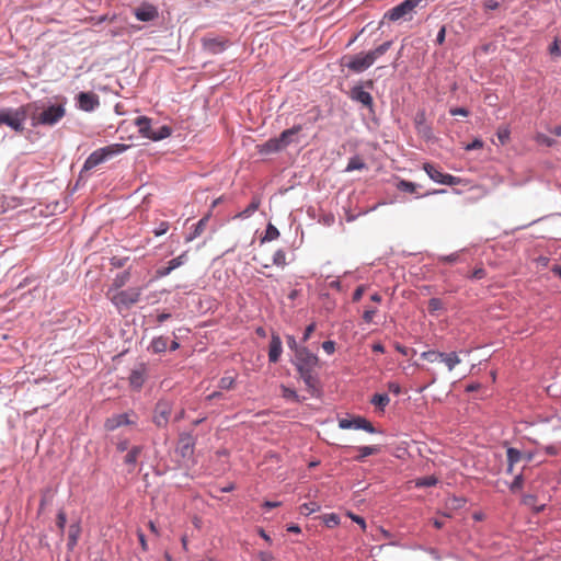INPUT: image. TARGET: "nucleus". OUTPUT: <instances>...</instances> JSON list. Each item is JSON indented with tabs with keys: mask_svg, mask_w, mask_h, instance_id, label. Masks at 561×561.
<instances>
[{
	"mask_svg": "<svg viewBox=\"0 0 561 561\" xmlns=\"http://www.w3.org/2000/svg\"><path fill=\"white\" fill-rule=\"evenodd\" d=\"M297 370L300 379L304 381L308 392L313 398L321 396L320 378L317 369L319 367V357L309 348H299L297 354L290 359Z\"/></svg>",
	"mask_w": 561,
	"mask_h": 561,
	"instance_id": "obj_1",
	"label": "nucleus"
},
{
	"mask_svg": "<svg viewBox=\"0 0 561 561\" xmlns=\"http://www.w3.org/2000/svg\"><path fill=\"white\" fill-rule=\"evenodd\" d=\"M301 125H294L293 127L283 130L278 137L270 138L265 142L259 145V153L267 156L283 151L289 145L295 142V137L301 131Z\"/></svg>",
	"mask_w": 561,
	"mask_h": 561,
	"instance_id": "obj_2",
	"label": "nucleus"
},
{
	"mask_svg": "<svg viewBox=\"0 0 561 561\" xmlns=\"http://www.w3.org/2000/svg\"><path fill=\"white\" fill-rule=\"evenodd\" d=\"M27 118V106L1 107L0 125H5L15 133L24 130V124Z\"/></svg>",
	"mask_w": 561,
	"mask_h": 561,
	"instance_id": "obj_3",
	"label": "nucleus"
},
{
	"mask_svg": "<svg viewBox=\"0 0 561 561\" xmlns=\"http://www.w3.org/2000/svg\"><path fill=\"white\" fill-rule=\"evenodd\" d=\"M42 111L32 116V125L34 127L38 125L54 126L56 125L66 114L64 104H49L48 106L36 107Z\"/></svg>",
	"mask_w": 561,
	"mask_h": 561,
	"instance_id": "obj_4",
	"label": "nucleus"
},
{
	"mask_svg": "<svg viewBox=\"0 0 561 561\" xmlns=\"http://www.w3.org/2000/svg\"><path fill=\"white\" fill-rule=\"evenodd\" d=\"M424 0H403L399 4L389 9L385 14L383 19H387L391 22H397L400 20L411 21L414 14V10L419 7Z\"/></svg>",
	"mask_w": 561,
	"mask_h": 561,
	"instance_id": "obj_5",
	"label": "nucleus"
},
{
	"mask_svg": "<svg viewBox=\"0 0 561 561\" xmlns=\"http://www.w3.org/2000/svg\"><path fill=\"white\" fill-rule=\"evenodd\" d=\"M374 65L368 51H360L355 55H345L341 59V67L347 68L354 73H363Z\"/></svg>",
	"mask_w": 561,
	"mask_h": 561,
	"instance_id": "obj_6",
	"label": "nucleus"
},
{
	"mask_svg": "<svg viewBox=\"0 0 561 561\" xmlns=\"http://www.w3.org/2000/svg\"><path fill=\"white\" fill-rule=\"evenodd\" d=\"M173 410V402L168 399H160L152 412V423L159 428H165L169 424Z\"/></svg>",
	"mask_w": 561,
	"mask_h": 561,
	"instance_id": "obj_7",
	"label": "nucleus"
},
{
	"mask_svg": "<svg viewBox=\"0 0 561 561\" xmlns=\"http://www.w3.org/2000/svg\"><path fill=\"white\" fill-rule=\"evenodd\" d=\"M339 427L341 430H363L369 434H379L380 430L376 428L366 417L355 415L352 419H340Z\"/></svg>",
	"mask_w": 561,
	"mask_h": 561,
	"instance_id": "obj_8",
	"label": "nucleus"
},
{
	"mask_svg": "<svg viewBox=\"0 0 561 561\" xmlns=\"http://www.w3.org/2000/svg\"><path fill=\"white\" fill-rule=\"evenodd\" d=\"M75 100L76 107L87 113H92L100 107V98L93 92H79Z\"/></svg>",
	"mask_w": 561,
	"mask_h": 561,
	"instance_id": "obj_9",
	"label": "nucleus"
},
{
	"mask_svg": "<svg viewBox=\"0 0 561 561\" xmlns=\"http://www.w3.org/2000/svg\"><path fill=\"white\" fill-rule=\"evenodd\" d=\"M230 46L229 39L222 36H205L202 38L204 51L210 55H219Z\"/></svg>",
	"mask_w": 561,
	"mask_h": 561,
	"instance_id": "obj_10",
	"label": "nucleus"
},
{
	"mask_svg": "<svg viewBox=\"0 0 561 561\" xmlns=\"http://www.w3.org/2000/svg\"><path fill=\"white\" fill-rule=\"evenodd\" d=\"M348 98L368 108L370 114H375L373 95L365 91L362 84L354 85L348 92Z\"/></svg>",
	"mask_w": 561,
	"mask_h": 561,
	"instance_id": "obj_11",
	"label": "nucleus"
},
{
	"mask_svg": "<svg viewBox=\"0 0 561 561\" xmlns=\"http://www.w3.org/2000/svg\"><path fill=\"white\" fill-rule=\"evenodd\" d=\"M140 295H141L140 288L133 287V288H127V289H124V290L117 293L114 296L113 300L116 306L129 308L130 306H133L139 301Z\"/></svg>",
	"mask_w": 561,
	"mask_h": 561,
	"instance_id": "obj_12",
	"label": "nucleus"
},
{
	"mask_svg": "<svg viewBox=\"0 0 561 561\" xmlns=\"http://www.w3.org/2000/svg\"><path fill=\"white\" fill-rule=\"evenodd\" d=\"M196 438L191 432H183L179 435L176 453L182 458H190L194 454Z\"/></svg>",
	"mask_w": 561,
	"mask_h": 561,
	"instance_id": "obj_13",
	"label": "nucleus"
},
{
	"mask_svg": "<svg viewBox=\"0 0 561 561\" xmlns=\"http://www.w3.org/2000/svg\"><path fill=\"white\" fill-rule=\"evenodd\" d=\"M134 14L138 21L150 22L159 16L158 9L150 3L142 2L140 5L135 8Z\"/></svg>",
	"mask_w": 561,
	"mask_h": 561,
	"instance_id": "obj_14",
	"label": "nucleus"
},
{
	"mask_svg": "<svg viewBox=\"0 0 561 561\" xmlns=\"http://www.w3.org/2000/svg\"><path fill=\"white\" fill-rule=\"evenodd\" d=\"M147 375V367L144 363H140L137 367L131 369L129 375V385L135 390H140L145 383Z\"/></svg>",
	"mask_w": 561,
	"mask_h": 561,
	"instance_id": "obj_15",
	"label": "nucleus"
},
{
	"mask_svg": "<svg viewBox=\"0 0 561 561\" xmlns=\"http://www.w3.org/2000/svg\"><path fill=\"white\" fill-rule=\"evenodd\" d=\"M187 261L186 252H183L179 256L170 260L165 266H161L156 271L157 277H165L171 274L174 270L182 266Z\"/></svg>",
	"mask_w": 561,
	"mask_h": 561,
	"instance_id": "obj_16",
	"label": "nucleus"
},
{
	"mask_svg": "<svg viewBox=\"0 0 561 561\" xmlns=\"http://www.w3.org/2000/svg\"><path fill=\"white\" fill-rule=\"evenodd\" d=\"M283 353V342L280 336L273 332L271 335V341L268 345V362L270 363H277L280 358V355Z\"/></svg>",
	"mask_w": 561,
	"mask_h": 561,
	"instance_id": "obj_17",
	"label": "nucleus"
},
{
	"mask_svg": "<svg viewBox=\"0 0 561 561\" xmlns=\"http://www.w3.org/2000/svg\"><path fill=\"white\" fill-rule=\"evenodd\" d=\"M144 449L145 447L142 445H134L126 451L124 463L129 467V472H131L139 463V458L142 455Z\"/></svg>",
	"mask_w": 561,
	"mask_h": 561,
	"instance_id": "obj_18",
	"label": "nucleus"
},
{
	"mask_svg": "<svg viewBox=\"0 0 561 561\" xmlns=\"http://www.w3.org/2000/svg\"><path fill=\"white\" fill-rule=\"evenodd\" d=\"M107 160L108 159L106 157L105 149H103V148L96 149L93 152H91L89 154V157L85 159L82 170H84V171L92 170Z\"/></svg>",
	"mask_w": 561,
	"mask_h": 561,
	"instance_id": "obj_19",
	"label": "nucleus"
},
{
	"mask_svg": "<svg viewBox=\"0 0 561 561\" xmlns=\"http://www.w3.org/2000/svg\"><path fill=\"white\" fill-rule=\"evenodd\" d=\"M426 115L425 111H419L415 115V127L417 129V133L422 135L425 139H431L433 137V131L431 126L426 124Z\"/></svg>",
	"mask_w": 561,
	"mask_h": 561,
	"instance_id": "obj_20",
	"label": "nucleus"
},
{
	"mask_svg": "<svg viewBox=\"0 0 561 561\" xmlns=\"http://www.w3.org/2000/svg\"><path fill=\"white\" fill-rule=\"evenodd\" d=\"M135 424L133 420H130L128 413H121L113 415L112 417L107 419L105 422V427L110 431H114L121 426L124 425H131Z\"/></svg>",
	"mask_w": 561,
	"mask_h": 561,
	"instance_id": "obj_21",
	"label": "nucleus"
},
{
	"mask_svg": "<svg viewBox=\"0 0 561 561\" xmlns=\"http://www.w3.org/2000/svg\"><path fill=\"white\" fill-rule=\"evenodd\" d=\"M210 218V213L202 217L195 225H193L191 232L185 237L186 242H191L202 234Z\"/></svg>",
	"mask_w": 561,
	"mask_h": 561,
	"instance_id": "obj_22",
	"label": "nucleus"
},
{
	"mask_svg": "<svg viewBox=\"0 0 561 561\" xmlns=\"http://www.w3.org/2000/svg\"><path fill=\"white\" fill-rule=\"evenodd\" d=\"M80 534H81L80 522L72 523L68 529V541H67L68 550H73V548L77 546Z\"/></svg>",
	"mask_w": 561,
	"mask_h": 561,
	"instance_id": "obj_23",
	"label": "nucleus"
},
{
	"mask_svg": "<svg viewBox=\"0 0 561 561\" xmlns=\"http://www.w3.org/2000/svg\"><path fill=\"white\" fill-rule=\"evenodd\" d=\"M354 448L358 451V455L354 458L358 462H363L366 457L379 454L381 450L378 445L357 446Z\"/></svg>",
	"mask_w": 561,
	"mask_h": 561,
	"instance_id": "obj_24",
	"label": "nucleus"
},
{
	"mask_svg": "<svg viewBox=\"0 0 561 561\" xmlns=\"http://www.w3.org/2000/svg\"><path fill=\"white\" fill-rule=\"evenodd\" d=\"M168 337L165 336H157L153 337L148 346V351L153 354H161L168 348Z\"/></svg>",
	"mask_w": 561,
	"mask_h": 561,
	"instance_id": "obj_25",
	"label": "nucleus"
},
{
	"mask_svg": "<svg viewBox=\"0 0 561 561\" xmlns=\"http://www.w3.org/2000/svg\"><path fill=\"white\" fill-rule=\"evenodd\" d=\"M135 124L138 126L139 133L142 137L149 139V135L152 133L151 119L147 116H139L136 118Z\"/></svg>",
	"mask_w": 561,
	"mask_h": 561,
	"instance_id": "obj_26",
	"label": "nucleus"
},
{
	"mask_svg": "<svg viewBox=\"0 0 561 561\" xmlns=\"http://www.w3.org/2000/svg\"><path fill=\"white\" fill-rule=\"evenodd\" d=\"M172 133L171 127L168 125H161L157 128H152V133L149 135V139L152 141H160L168 138Z\"/></svg>",
	"mask_w": 561,
	"mask_h": 561,
	"instance_id": "obj_27",
	"label": "nucleus"
},
{
	"mask_svg": "<svg viewBox=\"0 0 561 561\" xmlns=\"http://www.w3.org/2000/svg\"><path fill=\"white\" fill-rule=\"evenodd\" d=\"M261 199L259 197H253L251 203L239 214L236 215V218L248 219L250 218L260 207Z\"/></svg>",
	"mask_w": 561,
	"mask_h": 561,
	"instance_id": "obj_28",
	"label": "nucleus"
},
{
	"mask_svg": "<svg viewBox=\"0 0 561 561\" xmlns=\"http://www.w3.org/2000/svg\"><path fill=\"white\" fill-rule=\"evenodd\" d=\"M423 170L426 172V174L432 181L438 184L442 183L444 172H442L439 168L432 163H424Z\"/></svg>",
	"mask_w": 561,
	"mask_h": 561,
	"instance_id": "obj_29",
	"label": "nucleus"
},
{
	"mask_svg": "<svg viewBox=\"0 0 561 561\" xmlns=\"http://www.w3.org/2000/svg\"><path fill=\"white\" fill-rule=\"evenodd\" d=\"M280 390H282V397L286 401H290L294 403H301L306 399L305 397L299 396L295 389H291L285 385H280Z\"/></svg>",
	"mask_w": 561,
	"mask_h": 561,
	"instance_id": "obj_30",
	"label": "nucleus"
},
{
	"mask_svg": "<svg viewBox=\"0 0 561 561\" xmlns=\"http://www.w3.org/2000/svg\"><path fill=\"white\" fill-rule=\"evenodd\" d=\"M439 362H443L447 366L448 370L451 371L461 360L456 352H442Z\"/></svg>",
	"mask_w": 561,
	"mask_h": 561,
	"instance_id": "obj_31",
	"label": "nucleus"
},
{
	"mask_svg": "<svg viewBox=\"0 0 561 561\" xmlns=\"http://www.w3.org/2000/svg\"><path fill=\"white\" fill-rule=\"evenodd\" d=\"M392 44V41H387L383 42L381 45L377 46L376 48L368 50L369 57L371 58L373 62L375 64V61L379 57L385 55L391 48Z\"/></svg>",
	"mask_w": 561,
	"mask_h": 561,
	"instance_id": "obj_32",
	"label": "nucleus"
},
{
	"mask_svg": "<svg viewBox=\"0 0 561 561\" xmlns=\"http://www.w3.org/2000/svg\"><path fill=\"white\" fill-rule=\"evenodd\" d=\"M128 148H129V146L125 145V144H112V145H108L106 147H103V149H105V153H106L107 159H111V158H113L115 156L122 154Z\"/></svg>",
	"mask_w": 561,
	"mask_h": 561,
	"instance_id": "obj_33",
	"label": "nucleus"
},
{
	"mask_svg": "<svg viewBox=\"0 0 561 561\" xmlns=\"http://www.w3.org/2000/svg\"><path fill=\"white\" fill-rule=\"evenodd\" d=\"M389 402L390 398L387 393H375L370 399V403L380 410H385Z\"/></svg>",
	"mask_w": 561,
	"mask_h": 561,
	"instance_id": "obj_34",
	"label": "nucleus"
},
{
	"mask_svg": "<svg viewBox=\"0 0 561 561\" xmlns=\"http://www.w3.org/2000/svg\"><path fill=\"white\" fill-rule=\"evenodd\" d=\"M279 237V230L271 222L267 224L265 233L261 238V243L271 242Z\"/></svg>",
	"mask_w": 561,
	"mask_h": 561,
	"instance_id": "obj_35",
	"label": "nucleus"
},
{
	"mask_svg": "<svg viewBox=\"0 0 561 561\" xmlns=\"http://www.w3.org/2000/svg\"><path fill=\"white\" fill-rule=\"evenodd\" d=\"M365 168H366V163L358 156H353L350 158V160L347 162L345 172H353L356 170H363Z\"/></svg>",
	"mask_w": 561,
	"mask_h": 561,
	"instance_id": "obj_36",
	"label": "nucleus"
},
{
	"mask_svg": "<svg viewBox=\"0 0 561 561\" xmlns=\"http://www.w3.org/2000/svg\"><path fill=\"white\" fill-rule=\"evenodd\" d=\"M506 456H507V462L511 466H515L524 457L522 451L515 447H508L506 450Z\"/></svg>",
	"mask_w": 561,
	"mask_h": 561,
	"instance_id": "obj_37",
	"label": "nucleus"
},
{
	"mask_svg": "<svg viewBox=\"0 0 561 561\" xmlns=\"http://www.w3.org/2000/svg\"><path fill=\"white\" fill-rule=\"evenodd\" d=\"M417 184L407 180H400L397 184V188L404 193L413 194L417 188Z\"/></svg>",
	"mask_w": 561,
	"mask_h": 561,
	"instance_id": "obj_38",
	"label": "nucleus"
},
{
	"mask_svg": "<svg viewBox=\"0 0 561 561\" xmlns=\"http://www.w3.org/2000/svg\"><path fill=\"white\" fill-rule=\"evenodd\" d=\"M320 510V505L316 502H308L300 505L299 511L300 514L305 516H309L310 514L318 512Z\"/></svg>",
	"mask_w": 561,
	"mask_h": 561,
	"instance_id": "obj_39",
	"label": "nucleus"
},
{
	"mask_svg": "<svg viewBox=\"0 0 561 561\" xmlns=\"http://www.w3.org/2000/svg\"><path fill=\"white\" fill-rule=\"evenodd\" d=\"M524 486V476L523 473H518L515 476L513 481L510 483L508 488L512 493H517Z\"/></svg>",
	"mask_w": 561,
	"mask_h": 561,
	"instance_id": "obj_40",
	"label": "nucleus"
},
{
	"mask_svg": "<svg viewBox=\"0 0 561 561\" xmlns=\"http://www.w3.org/2000/svg\"><path fill=\"white\" fill-rule=\"evenodd\" d=\"M273 264L280 267H284L287 264L286 252L283 249H278L273 254Z\"/></svg>",
	"mask_w": 561,
	"mask_h": 561,
	"instance_id": "obj_41",
	"label": "nucleus"
},
{
	"mask_svg": "<svg viewBox=\"0 0 561 561\" xmlns=\"http://www.w3.org/2000/svg\"><path fill=\"white\" fill-rule=\"evenodd\" d=\"M437 260L440 263L455 264L460 262V252H454L448 255H438Z\"/></svg>",
	"mask_w": 561,
	"mask_h": 561,
	"instance_id": "obj_42",
	"label": "nucleus"
},
{
	"mask_svg": "<svg viewBox=\"0 0 561 561\" xmlns=\"http://www.w3.org/2000/svg\"><path fill=\"white\" fill-rule=\"evenodd\" d=\"M340 522H341V518L335 513L325 514L323 516V523L325 524L327 527H330V528L336 527L340 524Z\"/></svg>",
	"mask_w": 561,
	"mask_h": 561,
	"instance_id": "obj_43",
	"label": "nucleus"
},
{
	"mask_svg": "<svg viewBox=\"0 0 561 561\" xmlns=\"http://www.w3.org/2000/svg\"><path fill=\"white\" fill-rule=\"evenodd\" d=\"M442 356V352L428 350L421 354V357L430 363L439 362V358Z\"/></svg>",
	"mask_w": 561,
	"mask_h": 561,
	"instance_id": "obj_44",
	"label": "nucleus"
},
{
	"mask_svg": "<svg viewBox=\"0 0 561 561\" xmlns=\"http://www.w3.org/2000/svg\"><path fill=\"white\" fill-rule=\"evenodd\" d=\"M442 310H444V304L439 298L433 297L428 300V311L431 313H436Z\"/></svg>",
	"mask_w": 561,
	"mask_h": 561,
	"instance_id": "obj_45",
	"label": "nucleus"
},
{
	"mask_svg": "<svg viewBox=\"0 0 561 561\" xmlns=\"http://www.w3.org/2000/svg\"><path fill=\"white\" fill-rule=\"evenodd\" d=\"M286 343H287L288 348L291 352H294V354H297L299 348H308L307 346L302 345V343L298 344V342L296 341V337L294 335H287Z\"/></svg>",
	"mask_w": 561,
	"mask_h": 561,
	"instance_id": "obj_46",
	"label": "nucleus"
},
{
	"mask_svg": "<svg viewBox=\"0 0 561 561\" xmlns=\"http://www.w3.org/2000/svg\"><path fill=\"white\" fill-rule=\"evenodd\" d=\"M66 523H67V515L62 510H60L57 513L56 525L59 528L61 534L65 531Z\"/></svg>",
	"mask_w": 561,
	"mask_h": 561,
	"instance_id": "obj_47",
	"label": "nucleus"
},
{
	"mask_svg": "<svg viewBox=\"0 0 561 561\" xmlns=\"http://www.w3.org/2000/svg\"><path fill=\"white\" fill-rule=\"evenodd\" d=\"M511 131L507 127H500L497 129L496 136L501 142V145H505L510 139Z\"/></svg>",
	"mask_w": 561,
	"mask_h": 561,
	"instance_id": "obj_48",
	"label": "nucleus"
},
{
	"mask_svg": "<svg viewBox=\"0 0 561 561\" xmlns=\"http://www.w3.org/2000/svg\"><path fill=\"white\" fill-rule=\"evenodd\" d=\"M460 182H461V180L459 178L454 176V175L448 174V173H444L443 180H442L440 184L453 186V185L459 184Z\"/></svg>",
	"mask_w": 561,
	"mask_h": 561,
	"instance_id": "obj_49",
	"label": "nucleus"
},
{
	"mask_svg": "<svg viewBox=\"0 0 561 561\" xmlns=\"http://www.w3.org/2000/svg\"><path fill=\"white\" fill-rule=\"evenodd\" d=\"M437 483V479L433 476L424 477L416 483L417 486H434Z\"/></svg>",
	"mask_w": 561,
	"mask_h": 561,
	"instance_id": "obj_50",
	"label": "nucleus"
},
{
	"mask_svg": "<svg viewBox=\"0 0 561 561\" xmlns=\"http://www.w3.org/2000/svg\"><path fill=\"white\" fill-rule=\"evenodd\" d=\"M377 313V309L376 308H368L364 311L363 313V320L365 323L369 324L373 322L374 320V317L376 316Z\"/></svg>",
	"mask_w": 561,
	"mask_h": 561,
	"instance_id": "obj_51",
	"label": "nucleus"
},
{
	"mask_svg": "<svg viewBox=\"0 0 561 561\" xmlns=\"http://www.w3.org/2000/svg\"><path fill=\"white\" fill-rule=\"evenodd\" d=\"M549 54L556 57L561 56V48L558 38H554L551 45L549 46Z\"/></svg>",
	"mask_w": 561,
	"mask_h": 561,
	"instance_id": "obj_52",
	"label": "nucleus"
},
{
	"mask_svg": "<svg viewBox=\"0 0 561 561\" xmlns=\"http://www.w3.org/2000/svg\"><path fill=\"white\" fill-rule=\"evenodd\" d=\"M446 38V25H440L439 30L436 34L435 44L436 45H443L445 43Z\"/></svg>",
	"mask_w": 561,
	"mask_h": 561,
	"instance_id": "obj_53",
	"label": "nucleus"
},
{
	"mask_svg": "<svg viewBox=\"0 0 561 561\" xmlns=\"http://www.w3.org/2000/svg\"><path fill=\"white\" fill-rule=\"evenodd\" d=\"M234 383V379L232 377H222L219 380V388L220 389H231Z\"/></svg>",
	"mask_w": 561,
	"mask_h": 561,
	"instance_id": "obj_54",
	"label": "nucleus"
},
{
	"mask_svg": "<svg viewBox=\"0 0 561 561\" xmlns=\"http://www.w3.org/2000/svg\"><path fill=\"white\" fill-rule=\"evenodd\" d=\"M485 274H486V272L484 268L478 267L472 271V273L468 276V278L478 280V279H482L485 276Z\"/></svg>",
	"mask_w": 561,
	"mask_h": 561,
	"instance_id": "obj_55",
	"label": "nucleus"
},
{
	"mask_svg": "<svg viewBox=\"0 0 561 561\" xmlns=\"http://www.w3.org/2000/svg\"><path fill=\"white\" fill-rule=\"evenodd\" d=\"M314 330H316V323H310L309 325L306 327L305 332L301 337L302 344L306 343L310 339V336Z\"/></svg>",
	"mask_w": 561,
	"mask_h": 561,
	"instance_id": "obj_56",
	"label": "nucleus"
},
{
	"mask_svg": "<svg viewBox=\"0 0 561 561\" xmlns=\"http://www.w3.org/2000/svg\"><path fill=\"white\" fill-rule=\"evenodd\" d=\"M127 261H128V257L113 256L111 259V265L116 268H121V267L125 266Z\"/></svg>",
	"mask_w": 561,
	"mask_h": 561,
	"instance_id": "obj_57",
	"label": "nucleus"
},
{
	"mask_svg": "<svg viewBox=\"0 0 561 561\" xmlns=\"http://www.w3.org/2000/svg\"><path fill=\"white\" fill-rule=\"evenodd\" d=\"M168 229H169V222L161 221L159 224V226L153 230V233H154V236L160 237V236L167 233Z\"/></svg>",
	"mask_w": 561,
	"mask_h": 561,
	"instance_id": "obj_58",
	"label": "nucleus"
},
{
	"mask_svg": "<svg viewBox=\"0 0 561 561\" xmlns=\"http://www.w3.org/2000/svg\"><path fill=\"white\" fill-rule=\"evenodd\" d=\"M469 111L466 108V107H451L449 110V114L451 116H468L469 115Z\"/></svg>",
	"mask_w": 561,
	"mask_h": 561,
	"instance_id": "obj_59",
	"label": "nucleus"
},
{
	"mask_svg": "<svg viewBox=\"0 0 561 561\" xmlns=\"http://www.w3.org/2000/svg\"><path fill=\"white\" fill-rule=\"evenodd\" d=\"M322 348L327 354L331 355L335 351V342L332 340L324 341L322 343Z\"/></svg>",
	"mask_w": 561,
	"mask_h": 561,
	"instance_id": "obj_60",
	"label": "nucleus"
},
{
	"mask_svg": "<svg viewBox=\"0 0 561 561\" xmlns=\"http://www.w3.org/2000/svg\"><path fill=\"white\" fill-rule=\"evenodd\" d=\"M483 147V141L479 138H476L473 141L469 142L467 146H466V150L467 151H472V150H476V149H480Z\"/></svg>",
	"mask_w": 561,
	"mask_h": 561,
	"instance_id": "obj_61",
	"label": "nucleus"
},
{
	"mask_svg": "<svg viewBox=\"0 0 561 561\" xmlns=\"http://www.w3.org/2000/svg\"><path fill=\"white\" fill-rule=\"evenodd\" d=\"M365 293V286L359 285L353 293V301H359Z\"/></svg>",
	"mask_w": 561,
	"mask_h": 561,
	"instance_id": "obj_62",
	"label": "nucleus"
},
{
	"mask_svg": "<svg viewBox=\"0 0 561 561\" xmlns=\"http://www.w3.org/2000/svg\"><path fill=\"white\" fill-rule=\"evenodd\" d=\"M129 442L128 439H122L116 444V449L119 453L127 451L129 449Z\"/></svg>",
	"mask_w": 561,
	"mask_h": 561,
	"instance_id": "obj_63",
	"label": "nucleus"
},
{
	"mask_svg": "<svg viewBox=\"0 0 561 561\" xmlns=\"http://www.w3.org/2000/svg\"><path fill=\"white\" fill-rule=\"evenodd\" d=\"M259 559L261 561H273L274 560V556L270 551H260Z\"/></svg>",
	"mask_w": 561,
	"mask_h": 561,
	"instance_id": "obj_64",
	"label": "nucleus"
}]
</instances>
